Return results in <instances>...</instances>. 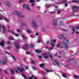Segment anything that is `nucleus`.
I'll return each instance as SVG.
<instances>
[{
  "label": "nucleus",
  "instance_id": "nucleus-1",
  "mask_svg": "<svg viewBox=\"0 0 79 79\" xmlns=\"http://www.w3.org/2000/svg\"><path fill=\"white\" fill-rule=\"evenodd\" d=\"M14 14L15 15L18 16L19 18H21L24 17V16L21 15V13L17 11H14Z\"/></svg>",
  "mask_w": 79,
  "mask_h": 79
},
{
  "label": "nucleus",
  "instance_id": "nucleus-2",
  "mask_svg": "<svg viewBox=\"0 0 79 79\" xmlns=\"http://www.w3.org/2000/svg\"><path fill=\"white\" fill-rule=\"evenodd\" d=\"M65 40H63L62 41V43L64 44L65 45V48L66 49H68L69 48V46L68 45V42L66 43L65 42Z\"/></svg>",
  "mask_w": 79,
  "mask_h": 79
},
{
  "label": "nucleus",
  "instance_id": "nucleus-3",
  "mask_svg": "<svg viewBox=\"0 0 79 79\" xmlns=\"http://www.w3.org/2000/svg\"><path fill=\"white\" fill-rule=\"evenodd\" d=\"M23 6L24 8H26V9L28 10H31V8H29L28 4H24L23 5Z\"/></svg>",
  "mask_w": 79,
  "mask_h": 79
},
{
  "label": "nucleus",
  "instance_id": "nucleus-4",
  "mask_svg": "<svg viewBox=\"0 0 79 79\" xmlns=\"http://www.w3.org/2000/svg\"><path fill=\"white\" fill-rule=\"evenodd\" d=\"M2 59L3 60L2 61V64H6V63H7V60H6V58L3 57Z\"/></svg>",
  "mask_w": 79,
  "mask_h": 79
},
{
  "label": "nucleus",
  "instance_id": "nucleus-5",
  "mask_svg": "<svg viewBox=\"0 0 79 79\" xmlns=\"http://www.w3.org/2000/svg\"><path fill=\"white\" fill-rule=\"evenodd\" d=\"M32 25H33V27L35 29V28H37L38 26L37 25V24H36V22L35 21H32Z\"/></svg>",
  "mask_w": 79,
  "mask_h": 79
},
{
  "label": "nucleus",
  "instance_id": "nucleus-6",
  "mask_svg": "<svg viewBox=\"0 0 79 79\" xmlns=\"http://www.w3.org/2000/svg\"><path fill=\"white\" fill-rule=\"evenodd\" d=\"M16 44H18V43L17 42H15L14 46L17 49H19V48H20V46H19V45H18Z\"/></svg>",
  "mask_w": 79,
  "mask_h": 79
},
{
  "label": "nucleus",
  "instance_id": "nucleus-7",
  "mask_svg": "<svg viewBox=\"0 0 79 79\" xmlns=\"http://www.w3.org/2000/svg\"><path fill=\"white\" fill-rule=\"evenodd\" d=\"M53 63H54V65H55V63H56L58 66H60V63H59L58 61H56L55 60H53Z\"/></svg>",
  "mask_w": 79,
  "mask_h": 79
},
{
  "label": "nucleus",
  "instance_id": "nucleus-8",
  "mask_svg": "<svg viewBox=\"0 0 79 79\" xmlns=\"http://www.w3.org/2000/svg\"><path fill=\"white\" fill-rule=\"evenodd\" d=\"M57 20L56 19H54L53 20V23L54 26H56L57 24Z\"/></svg>",
  "mask_w": 79,
  "mask_h": 79
},
{
  "label": "nucleus",
  "instance_id": "nucleus-9",
  "mask_svg": "<svg viewBox=\"0 0 79 79\" xmlns=\"http://www.w3.org/2000/svg\"><path fill=\"white\" fill-rule=\"evenodd\" d=\"M4 44H5V41L3 40H2L0 43V45L1 46H2V47H4L5 46Z\"/></svg>",
  "mask_w": 79,
  "mask_h": 79
},
{
  "label": "nucleus",
  "instance_id": "nucleus-10",
  "mask_svg": "<svg viewBox=\"0 0 79 79\" xmlns=\"http://www.w3.org/2000/svg\"><path fill=\"white\" fill-rule=\"evenodd\" d=\"M18 70L19 71H21V72H23V71H24V68H22V69H20V68H19V67H18Z\"/></svg>",
  "mask_w": 79,
  "mask_h": 79
},
{
  "label": "nucleus",
  "instance_id": "nucleus-11",
  "mask_svg": "<svg viewBox=\"0 0 79 79\" xmlns=\"http://www.w3.org/2000/svg\"><path fill=\"white\" fill-rule=\"evenodd\" d=\"M65 38H64V36L62 35H59V39H65Z\"/></svg>",
  "mask_w": 79,
  "mask_h": 79
},
{
  "label": "nucleus",
  "instance_id": "nucleus-12",
  "mask_svg": "<svg viewBox=\"0 0 79 79\" xmlns=\"http://www.w3.org/2000/svg\"><path fill=\"white\" fill-rule=\"evenodd\" d=\"M6 5L8 6V7H10V6H11V4H10L9 2H6Z\"/></svg>",
  "mask_w": 79,
  "mask_h": 79
},
{
  "label": "nucleus",
  "instance_id": "nucleus-13",
  "mask_svg": "<svg viewBox=\"0 0 79 79\" xmlns=\"http://www.w3.org/2000/svg\"><path fill=\"white\" fill-rule=\"evenodd\" d=\"M10 71L11 73V74H12V75L13 74H14L15 73V71L13 69H10Z\"/></svg>",
  "mask_w": 79,
  "mask_h": 79
},
{
  "label": "nucleus",
  "instance_id": "nucleus-14",
  "mask_svg": "<svg viewBox=\"0 0 79 79\" xmlns=\"http://www.w3.org/2000/svg\"><path fill=\"white\" fill-rule=\"evenodd\" d=\"M59 24L60 26L63 25V23L62 21H60V22L59 23Z\"/></svg>",
  "mask_w": 79,
  "mask_h": 79
},
{
  "label": "nucleus",
  "instance_id": "nucleus-15",
  "mask_svg": "<svg viewBox=\"0 0 79 79\" xmlns=\"http://www.w3.org/2000/svg\"><path fill=\"white\" fill-rule=\"evenodd\" d=\"M72 3H78V0H74L73 1H72Z\"/></svg>",
  "mask_w": 79,
  "mask_h": 79
},
{
  "label": "nucleus",
  "instance_id": "nucleus-16",
  "mask_svg": "<svg viewBox=\"0 0 79 79\" xmlns=\"http://www.w3.org/2000/svg\"><path fill=\"white\" fill-rule=\"evenodd\" d=\"M49 56H43V58H45V59H46V60H48V57Z\"/></svg>",
  "mask_w": 79,
  "mask_h": 79
},
{
  "label": "nucleus",
  "instance_id": "nucleus-17",
  "mask_svg": "<svg viewBox=\"0 0 79 79\" xmlns=\"http://www.w3.org/2000/svg\"><path fill=\"white\" fill-rule=\"evenodd\" d=\"M25 46L26 47H27V50H28L29 49V45L27 44H26Z\"/></svg>",
  "mask_w": 79,
  "mask_h": 79
},
{
  "label": "nucleus",
  "instance_id": "nucleus-18",
  "mask_svg": "<svg viewBox=\"0 0 79 79\" xmlns=\"http://www.w3.org/2000/svg\"><path fill=\"white\" fill-rule=\"evenodd\" d=\"M36 52L38 53H42V51H40L39 50H35Z\"/></svg>",
  "mask_w": 79,
  "mask_h": 79
},
{
  "label": "nucleus",
  "instance_id": "nucleus-19",
  "mask_svg": "<svg viewBox=\"0 0 79 79\" xmlns=\"http://www.w3.org/2000/svg\"><path fill=\"white\" fill-rule=\"evenodd\" d=\"M21 25L23 26H24V27H26L27 26V25L26 23H22Z\"/></svg>",
  "mask_w": 79,
  "mask_h": 79
},
{
  "label": "nucleus",
  "instance_id": "nucleus-20",
  "mask_svg": "<svg viewBox=\"0 0 79 79\" xmlns=\"http://www.w3.org/2000/svg\"><path fill=\"white\" fill-rule=\"evenodd\" d=\"M72 28L73 29V31L72 34H74V31H75V30H76V28L75 27H72Z\"/></svg>",
  "mask_w": 79,
  "mask_h": 79
},
{
  "label": "nucleus",
  "instance_id": "nucleus-21",
  "mask_svg": "<svg viewBox=\"0 0 79 79\" xmlns=\"http://www.w3.org/2000/svg\"><path fill=\"white\" fill-rule=\"evenodd\" d=\"M9 32H11L13 34H15V33L14 32V31H11V30H10L8 31Z\"/></svg>",
  "mask_w": 79,
  "mask_h": 79
},
{
  "label": "nucleus",
  "instance_id": "nucleus-22",
  "mask_svg": "<svg viewBox=\"0 0 79 79\" xmlns=\"http://www.w3.org/2000/svg\"><path fill=\"white\" fill-rule=\"evenodd\" d=\"M55 42H56V40H54L51 41L50 43H51V44H54L53 43H55Z\"/></svg>",
  "mask_w": 79,
  "mask_h": 79
},
{
  "label": "nucleus",
  "instance_id": "nucleus-23",
  "mask_svg": "<svg viewBox=\"0 0 79 79\" xmlns=\"http://www.w3.org/2000/svg\"><path fill=\"white\" fill-rule=\"evenodd\" d=\"M62 76H63V77H65V78L66 77V74H64L63 73H62Z\"/></svg>",
  "mask_w": 79,
  "mask_h": 79
},
{
  "label": "nucleus",
  "instance_id": "nucleus-24",
  "mask_svg": "<svg viewBox=\"0 0 79 79\" xmlns=\"http://www.w3.org/2000/svg\"><path fill=\"white\" fill-rule=\"evenodd\" d=\"M40 67L43 68V67H44V66H45V64H40Z\"/></svg>",
  "mask_w": 79,
  "mask_h": 79
},
{
  "label": "nucleus",
  "instance_id": "nucleus-25",
  "mask_svg": "<svg viewBox=\"0 0 79 79\" xmlns=\"http://www.w3.org/2000/svg\"><path fill=\"white\" fill-rule=\"evenodd\" d=\"M49 56H50V57L51 58V60H53V59L52 58H53V56L52 54H49Z\"/></svg>",
  "mask_w": 79,
  "mask_h": 79
},
{
  "label": "nucleus",
  "instance_id": "nucleus-26",
  "mask_svg": "<svg viewBox=\"0 0 79 79\" xmlns=\"http://www.w3.org/2000/svg\"><path fill=\"white\" fill-rule=\"evenodd\" d=\"M4 18L5 21H7V22H8L9 21V20H8V19H7L6 17H4Z\"/></svg>",
  "mask_w": 79,
  "mask_h": 79
},
{
  "label": "nucleus",
  "instance_id": "nucleus-27",
  "mask_svg": "<svg viewBox=\"0 0 79 79\" xmlns=\"http://www.w3.org/2000/svg\"><path fill=\"white\" fill-rule=\"evenodd\" d=\"M11 57L14 60V61H16V59L15 58V57L13 56V55H11Z\"/></svg>",
  "mask_w": 79,
  "mask_h": 79
},
{
  "label": "nucleus",
  "instance_id": "nucleus-28",
  "mask_svg": "<svg viewBox=\"0 0 79 79\" xmlns=\"http://www.w3.org/2000/svg\"><path fill=\"white\" fill-rule=\"evenodd\" d=\"M74 76L76 79H79V76H77L75 75H74Z\"/></svg>",
  "mask_w": 79,
  "mask_h": 79
},
{
  "label": "nucleus",
  "instance_id": "nucleus-29",
  "mask_svg": "<svg viewBox=\"0 0 79 79\" xmlns=\"http://www.w3.org/2000/svg\"><path fill=\"white\" fill-rule=\"evenodd\" d=\"M21 35L22 36L23 38L24 39H26V38L25 37V36H24V35L23 34H21Z\"/></svg>",
  "mask_w": 79,
  "mask_h": 79
},
{
  "label": "nucleus",
  "instance_id": "nucleus-30",
  "mask_svg": "<svg viewBox=\"0 0 79 79\" xmlns=\"http://www.w3.org/2000/svg\"><path fill=\"white\" fill-rule=\"evenodd\" d=\"M33 2H35L34 0H30V3H33Z\"/></svg>",
  "mask_w": 79,
  "mask_h": 79
},
{
  "label": "nucleus",
  "instance_id": "nucleus-31",
  "mask_svg": "<svg viewBox=\"0 0 79 79\" xmlns=\"http://www.w3.org/2000/svg\"><path fill=\"white\" fill-rule=\"evenodd\" d=\"M32 68L34 70H36V69H37V68L35 67H32Z\"/></svg>",
  "mask_w": 79,
  "mask_h": 79
},
{
  "label": "nucleus",
  "instance_id": "nucleus-32",
  "mask_svg": "<svg viewBox=\"0 0 79 79\" xmlns=\"http://www.w3.org/2000/svg\"><path fill=\"white\" fill-rule=\"evenodd\" d=\"M15 73H17V74H19V72H18V70H17V69H15Z\"/></svg>",
  "mask_w": 79,
  "mask_h": 79
},
{
  "label": "nucleus",
  "instance_id": "nucleus-33",
  "mask_svg": "<svg viewBox=\"0 0 79 79\" xmlns=\"http://www.w3.org/2000/svg\"><path fill=\"white\" fill-rule=\"evenodd\" d=\"M60 43L58 44L57 45V47L58 48V47H60Z\"/></svg>",
  "mask_w": 79,
  "mask_h": 79
},
{
  "label": "nucleus",
  "instance_id": "nucleus-34",
  "mask_svg": "<svg viewBox=\"0 0 79 79\" xmlns=\"http://www.w3.org/2000/svg\"><path fill=\"white\" fill-rule=\"evenodd\" d=\"M9 39L10 40H14V38L13 37H9Z\"/></svg>",
  "mask_w": 79,
  "mask_h": 79
},
{
  "label": "nucleus",
  "instance_id": "nucleus-35",
  "mask_svg": "<svg viewBox=\"0 0 79 79\" xmlns=\"http://www.w3.org/2000/svg\"><path fill=\"white\" fill-rule=\"evenodd\" d=\"M31 47L32 48H33L34 47H35V46H34V45L33 44H31Z\"/></svg>",
  "mask_w": 79,
  "mask_h": 79
},
{
  "label": "nucleus",
  "instance_id": "nucleus-36",
  "mask_svg": "<svg viewBox=\"0 0 79 79\" xmlns=\"http://www.w3.org/2000/svg\"><path fill=\"white\" fill-rule=\"evenodd\" d=\"M51 45L52 47H55V44H54V43L51 44Z\"/></svg>",
  "mask_w": 79,
  "mask_h": 79
},
{
  "label": "nucleus",
  "instance_id": "nucleus-37",
  "mask_svg": "<svg viewBox=\"0 0 79 79\" xmlns=\"http://www.w3.org/2000/svg\"><path fill=\"white\" fill-rule=\"evenodd\" d=\"M31 31L30 30H27V32H28V33H30L31 32Z\"/></svg>",
  "mask_w": 79,
  "mask_h": 79
},
{
  "label": "nucleus",
  "instance_id": "nucleus-38",
  "mask_svg": "<svg viewBox=\"0 0 79 79\" xmlns=\"http://www.w3.org/2000/svg\"><path fill=\"white\" fill-rule=\"evenodd\" d=\"M73 8H79V7H77L76 6H73Z\"/></svg>",
  "mask_w": 79,
  "mask_h": 79
},
{
  "label": "nucleus",
  "instance_id": "nucleus-39",
  "mask_svg": "<svg viewBox=\"0 0 79 79\" xmlns=\"http://www.w3.org/2000/svg\"><path fill=\"white\" fill-rule=\"evenodd\" d=\"M6 48H7V49H9L10 50H11V48L10 47V46H8V47H7Z\"/></svg>",
  "mask_w": 79,
  "mask_h": 79
},
{
  "label": "nucleus",
  "instance_id": "nucleus-40",
  "mask_svg": "<svg viewBox=\"0 0 79 79\" xmlns=\"http://www.w3.org/2000/svg\"><path fill=\"white\" fill-rule=\"evenodd\" d=\"M45 48L46 49H48V50H50V48H48V47H46Z\"/></svg>",
  "mask_w": 79,
  "mask_h": 79
},
{
  "label": "nucleus",
  "instance_id": "nucleus-41",
  "mask_svg": "<svg viewBox=\"0 0 79 79\" xmlns=\"http://www.w3.org/2000/svg\"><path fill=\"white\" fill-rule=\"evenodd\" d=\"M62 3H65L66 2V0H64V1H63Z\"/></svg>",
  "mask_w": 79,
  "mask_h": 79
},
{
  "label": "nucleus",
  "instance_id": "nucleus-42",
  "mask_svg": "<svg viewBox=\"0 0 79 79\" xmlns=\"http://www.w3.org/2000/svg\"><path fill=\"white\" fill-rule=\"evenodd\" d=\"M2 29H4L5 30V27H4V26L3 25H2Z\"/></svg>",
  "mask_w": 79,
  "mask_h": 79
},
{
  "label": "nucleus",
  "instance_id": "nucleus-43",
  "mask_svg": "<svg viewBox=\"0 0 79 79\" xmlns=\"http://www.w3.org/2000/svg\"><path fill=\"white\" fill-rule=\"evenodd\" d=\"M6 52L7 54H9V55H11V54L10 52H8L6 51Z\"/></svg>",
  "mask_w": 79,
  "mask_h": 79
},
{
  "label": "nucleus",
  "instance_id": "nucleus-44",
  "mask_svg": "<svg viewBox=\"0 0 79 79\" xmlns=\"http://www.w3.org/2000/svg\"><path fill=\"white\" fill-rule=\"evenodd\" d=\"M27 54H31V52H27Z\"/></svg>",
  "mask_w": 79,
  "mask_h": 79
},
{
  "label": "nucleus",
  "instance_id": "nucleus-45",
  "mask_svg": "<svg viewBox=\"0 0 79 79\" xmlns=\"http://www.w3.org/2000/svg\"><path fill=\"white\" fill-rule=\"evenodd\" d=\"M61 12V10H59L57 11V13L58 14H59L60 12Z\"/></svg>",
  "mask_w": 79,
  "mask_h": 79
},
{
  "label": "nucleus",
  "instance_id": "nucleus-46",
  "mask_svg": "<svg viewBox=\"0 0 79 79\" xmlns=\"http://www.w3.org/2000/svg\"><path fill=\"white\" fill-rule=\"evenodd\" d=\"M46 71H47V73H48V72H50V71H51L50 70H46Z\"/></svg>",
  "mask_w": 79,
  "mask_h": 79
},
{
  "label": "nucleus",
  "instance_id": "nucleus-47",
  "mask_svg": "<svg viewBox=\"0 0 79 79\" xmlns=\"http://www.w3.org/2000/svg\"><path fill=\"white\" fill-rule=\"evenodd\" d=\"M31 63H32L34 64V63H35V61H34L33 60L31 61Z\"/></svg>",
  "mask_w": 79,
  "mask_h": 79
},
{
  "label": "nucleus",
  "instance_id": "nucleus-48",
  "mask_svg": "<svg viewBox=\"0 0 79 79\" xmlns=\"http://www.w3.org/2000/svg\"><path fill=\"white\" fill-rule=\"evenodd\" d=\"M34 5H35V4H34V3H32L31 4V6H34Z\"/></svg>",
  "mask_w": 79,
  "mask_h": 79
},
{
  "label": "nucleus",
  "instance_id": "nucleus-49",
  "mask_svg": "<svg viewBox=\"0 0 79 79\" xmlns=\"http://www.w3.org/2000/svg\"><path fill=\"white\" fill-rule=\"evenodd\" d=\"M7 44H10V41L9 40V41H8V42H7Z\"/></svg>",
  "mask_w": 79,
  "mask_h": 79
},
{
  "label": "nucleus",
  "instance_id": "nucleus-50",
  "mask_svg": "<svg viewBox=\"0 0 79 79\" xmlns=\"http://www.w3.org/2000/svg\"><path fill=\"white\" fill-rule=\"evenodd\" d=\"M42 58V56H39V58H40V59H41Z\"/></svg>",
  "mask_w": 79,
  "mask_h": 79
},
{
  "label": "nucleus",
  "instance_id": "nucleus-51",
  "mask_svg": "<svg viewBox=\"0 0 79 79\" xmlns=\"http://www.w3.org/2000/svg\"><path fill=\"white\" fill-rule=\"evenodd\" d=\"M73 11H74V12L76 11H77V10H75L74 8H73Z\"/></svg>",
  "mask_w": 79,
  "mask_h": 79
},
{
  "label": "nucleus",
  "instance_id": "nucleus-52",
  "mask_svg": "<svg viewBox=\"0 0 79 79\" xmlns=\"http://www.w3.org/2000/svg\"><path fill=\"white\" fill-rule=\"evenodd\" d=\"M4 72L5 73V74H8V73H7V71H4Z\"/></svg>",
  "mask_w": 79,
  "mask_h": 79
},
{
  "label": "nucleus",
  "instance_id": "nucleus-53",
  "mask_svg": "<svg viewBox=\"0 0 79 79\" xmlns=\"http://www.w3.org/2000/svg\"><path fill=\"white\" fill-rule=\"evenodd\" d=\"M51 49V50H52V49H53V47H50V48H49V49Z\"/></svg>",
  "mask_w": 79,
  "mask_h": 79
},
{
  "label": "nucleus",
  "instance_id": "nucleus-54",
  "mask_svg": "<svg viewBox=\"0 0 79 79\" xmlns=\"http://www.w3.org/2000/svg\"><path fill=\"white\" fill-rule=\"evenodd\" d=\"M23 1L22 0H20L19 1V3H20V2H21Z\"/></svg>",
  "mask_w": 79,
  "mask_h": 79
},
{
  "label": "nucleus",
  "instance_id": "nucleus-55",
  "mask_svg": "<svg viewBox=\"0 0 79 79\" xmlns=\"http://www.w3.org/2000/svg\"><path fill=\"white\" fill-rule=\"evenodd\" d=\"M65 6H68V4L66 3L65 4Z\"/></svg>",
  "mask_w": 79,
  "mask_h": 79
},
{
  "label": "nucleus",
  "instance_id": "nucleus-56",
  "mask_svg": "<svg viewBox=\"0 0 79 79\" xmlns=\"http://www.w3.org/2000/svg\"><path fill=\"white\" fill-rule=\"evenodd\" d=\"M38 42L39 43H40V40H38Z\"/></svg>",
  "mask_w": 79,
  "mask_h": 79
},
{
  "label": "nucleus",
  "instance_id": "nucleus-57",
  "mask_svg": "<svg viewBox=\"0 0 79 79\" xmlns=\"http://www.w3.org/2000/svg\"><path fill=\"white\" fill-rule=\"evenodd\" d=\"M2 32L3 33H5V31L4 30H3V31H2Z\"/></svg>",
  "mask_w": 79,
  "mask_h": 79
},
{
  "label": "nucleus",
  "instance_id": "nucleus-58",
  "mask_svg": "<svg viewBox=\"0 0 79 79\" xmlns=\"http://www.w3.org/2000/svg\"><path fill=\"white\" fill-rule=\"evenodd\" d=\"M76 28H77V29H79V27H77Z\"/></svg>",
  "mask_w": 79,
  "mask_h": 79
},
{
  "label": "nucleus",
  "instance_id": "nucleus-59",
  "mask_svg": "<svg viewBox=\"0 0 79 79\" xmlns=\"http://www.w3.org/2000/svg\"><path fill=\"white\" fill-rule=\"evenodd\" d=\"M17 31L18 32H19V30L17 29Z\"/></svg>",
  "mask_w": 79,
  "mask_h": 79
},
{
  "label": "nucleus",
  "instance_id": "nucleus-60",
  "mask_svg": "<svg viewBox=\"0 0 79 79\" xmlns=\"http://www.w3.org/2000/svg\"><path fill=\"white\" fill-rule=\"evenodd\" d=\"M50 13H54V11L51 12Z\"/></svg>",
  "mask_w": 79,
  "mask_h": 79
},
{
  "label": "nucleus",
  "instance_id": "nucleus-61",
  "mask_svg": "<svg viewBox=\"0 0 79 79\" xmlns=\"http://www.w3.org/2000/svg\"><path fill=\"white\" fill-rule=\"evenodd\" d=\"M38 33H36V35H38Z\"/></svg>",
  "mask_w": 79,
  "mask_h": 79
},
{
  "label": "nucleus",
  "instance_id": "nucleus-62",
  "mask_svg": "<svg viewBox=\"0 0 79 79\" xmlns=\"http://www.w3.org/2000/svg\"><path fill=\"white\" fill-rule=\"evenodd\" d=\"M57 54H56L55 55V56H57Z\"/></svg>",
  "mask_w": 79,
  "mask_h": 79
},
{
  "label": "nucleus",
  "instance_id": "nucleus-63",
  "mask_svg": "<svg viewBox=\"0 0 79 79\" xmlns=\"http://www.w3.org/2000/svg\"><path fill=\"white\" fill-rule=\"evenodd\" d=\"M30 79H33V78L31 77H29Z\"/></svg>",
  "mask_w": 79,
  "mask_h": 79
},
{
  "label": "nucleus",
  "instance_id": "nucleus-64",
  "mask_svg": "<svg viewBox=\"0 0 79 79\" xmlns=\"http://www.w3.org/2000/svg\"><path fill=\"white\" fill-rule=\"evenodd\" d=\"M11 79H13V77H11Z\"/></svg>",
  "mask_w": 79,
  "mask_h": 79
}]
</instances>
